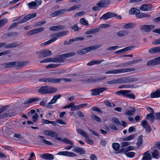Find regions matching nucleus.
Wrapping results in <instances>:
<instances>
[{
	"instance_id": "1",
	"label": "nucleus",
	"mask_w": 160,
	"mask_h": 160,
	"mask_svg": "<svg viewBox=\"0 0 160 160\" xmlns=\"http://www.w3.org/2000/svg\"><path fill=\"white\" fill-rule=\"evenodd\" d=\"M44 133L48 136H50L52 137H55L56 139L62 142L65 143L67 144L71 145L73 144V143L71 141L65 138H61L58 137V134L56 132H52L51 131L47 130L44 131Z\"/></svg>"
},
{
	"instance_id": "2",
	"label": "nucleus",
	"mask_w": 160,
	"mask_h": 160,
	"mask_svg": "<svg viewBox=\"0 0 160 160\" xmlns=\"http://www.w3.org/2000/svg\"><path fill=\"white\" fill-rule=\"evenodd\" d=\"M135 78L128 77H124L108 81L107 83L108 84H114L120 83H127L133 82L135 81Z\"/></svg>"
},
{
	"instance_id": "3",
	"label": "nucleus",
	"mask_w": 160,
	"mask_h": 160,
	"mask_svg": "<svg viewBox=\"0 0 160 160\" xmlns=\"http://www.w3.org/2000/svg\"><path fill=\"white\" fill-rule=\"evenodd\" d=\"M135 70V69L131 68H122L118 69H115L112 70H111L106 72L105 73L106 74H116L118 73H122L130 72L133 71Z\"/></svg>"
},
{
	"instance_id": "4",
	"label": "nucleus",
	"mask_w": 160,
	"mask_h": 160,
	"mask_svg": "<svg viewBox=\"0 0 160 160\" xmlns=\"http://www.w3.org/2000/svg\"><path fill=\"white\" fill-rule=\"evenodd\" d=\"M36 53L38 54V58L47 57L51 55L52 54L51 52L48 49L43 50L36 52Z\"/></svg>"
},
{
	"instance_id": "5",
	"label": "nucleus",
	"mask_w": 160,
	"mask_h": 160,
	"mask_svg": "<svg viewBox=\"0 0 160 160\" xmlns=\"http://www.w3.org/2000/svg\"><path fill=\"white\" fill-rule=\"evenodd\" d=\"M78 133L82 135L83 137L86 138L85 140L89 144L93 145L94 142L93 141L89 138V136L87 134L84 132L83 130L78 129L76 130Z\"/></svg>"
},
{
	"instance_id": "6",
	"label": "nucleus",
	"mask_w": 160,
	"mask_h": 160,
	"mask_svg": "<svg viewBox=\"0 0 160 160\" xmlns=\"http://www.w3.org/2000/svg\"><path fill=\"white\" fill-rule=\"evenodd\" d=\"M107 89V88L104 87L93 89L90 90V92H92L91 95L92 96L98 95L100 93L102 92Z\"/></svg>"
},
{
	"instance_id": "7",
	"label": "nucleus",
	"mask_w": 160,
	"mask_h": 160,
	"mask_svg": "<svg viewBox=\"0 0 160 160\" xmlns=\"http://www.w3.org/2000/svg\"><path fill=\"white\" fill-rule=\"evenodd\" d=\"M39 81L46 82L59 83V78H43L39 79Z\"/></svg>"
},
{
	"instance_id": "8",
	"label": "nucleus",
	"mask_w": 160,
	"mask_h": 160,
	"mask_svg": "<svg viewBox=\"0 0 160 160\" xmlns=\"http://www.w3.org/2000/svg\"><path fill=\"white\" fill-rule=\"evenodd\" d=\"M2 65L6 68H12L20 66L19 62H12L3 63Z\"/></svg>"
},
{
	"instance_id": "9",
	"label": "nucleus",
	"mask_w": 160,
	"mask_h": 160,
	"mask_svg": "<svg viewBox=\"0 0 160 160\" xmlns=\"http://www.w3.org/2000/svg\"><path fill=\"white\" fill-rule=\"evenodd\" d=\"M117 16V14L114 12H108L104 14L100 18V19H104L106 20L109 18H111Z\"/></svg>"
},
{
	"instance_id": "10",
	"label": "nucleus",
	"mask_w": 160,
	"mask_h": 160,
	"mask_svg": "<svg viewBox=\"0 0 160 160\" xmlns=\"http://www.w3.org/2000/svg\"><path fill=\"white\" fill-rule=\"evenodd\" d=\"M155 27L154 25H144L140 27V28L142 30L146 32H149L153 29Z\"/></svg>"
},
{
	"instance_id": "11",
	"label": "nucleus",
	"mask_w": 160,
	"mask_h": 160,
	"mask_svg": "<svg viewBox=\"0 0 160 160\" xmlns=\"http://www.w3.org/2000/svg\"><path fill=\"white\" fill-rule=\"evenodd\" d=\"M57 154L59 155H61L70 157H74L76 156V154L75 153L67 151L60 152H58Z\"/></svg>"
},
{
	"instance_id": "12",
	"label": "nucleus",
	"mask_w": 160,
	"mask_h": 160,
	"mask_svg": "<svg viewBox=\"0 0 160 160\" xmlns=\"http://www.w3.org/2000/svg\"><path fill=\"white\" fill-rule=\"evenodd\" d=\"M109 0H102L97 4V6L99 7L103 8L107 6L110 3Z\"/></svg>"
},
{
	"instance_id": "13",
	"label": "nucleus",
	"mask_w": 160,
	"mask_h": 160,
	"mask_svg": "<svg viewBox=\"0 0 160 160\" xmlns=\"http://www.w3.org/2000/svg\"><path fill=\"white\" fill-rule=\"evenodd\" d=\"M131 91L129 90H121L115 92L116 94L118 95H122L123 97L127 98L129 93Z\"/></svg>"
},
{
	"instance_id": "14",
	"label": "nucleus",
	"mask_w": 160,
	"mask_h": 160,
	"mask_svg": "<svg viewBox=\"0 0 160 160\" xmlns=\"http://www.w3.org/2000/svg\"><path fill=\"white\" fill-rule=\"evenodd\" d=\"M36 14L35 13L28 14L24 17L22 21H21V23L27 22L28 20L36 16Z\"/></svg>"
},
{
	"instance_id": "15",
	"label": "nucleus",
	"mask_w": 160,
	"mask_h": 160,
	"mask_svg": "<svg viewBox=\"0 0 160 160\" xmlns=\"http://www.w3.org/2000/svg\"><path fill=\"white\" fill-rule=\"evenodd\" d=\"M72 151L76 153H78L81 154H85V150L83 148L81 147L77 146L74 148Z\"/></svg>"
},
{
	"instance_id": "16",
	"label": "nucleus",
	"mask_w": 160,
	"mask_h": 160,
	"mask_svg": "<svg viewBox=\"0 0 160 160\" xmlns=\"http://www.w3.org/2000/svg\"><path fill=\"white\" fill-rule=\"evenodd\" d=\"M40 157L44 159L49 160H52L54 158L53 155L52 154L49 153L41 154L40 155Z\"/></svg>"
},
{
	"instance_id": "17",
	"label": "nucleus",
	"mask_w": 160,
	"mask_h": 160,
	"mask_svg": "<svg viewBox=\"0 0 160 160\" xmlns=\"http://www.w3.org/2000/svg\"><path fill=\"white\" fill-rule=\"evenodd\" d=\"M48 58V62H64V60L59 57L57 58Z\"/></svg>"
},
{
	"instance_id": "18",
	"label": "nucleus",
	"mask_w": 160,
	"mask_h": 160,
	"mask_svg": "<svg viewBox=\"0 0 160 160\" xmlns=\"http://www.w3.org/2000/svg\"><path fill=\"white\" fill-rule=\"evenodd\" d=\"M65 27L63 25H58L57 26H51L49 28V29L50 31H56L64 29Z\"/></svg>"
},
{
	"instance_id": "19",
	"label": "nucleus",
	"mask_w": 160,
	"mask_h": 160,
	"mask_svg": "<svg viewBox=\"0 0 160 160\" xmlns=\"http://www.w3.org/2000/svg\"><path fill=\"white\" fill-rule=\"evenodd\" d=\"M152 6L150 4H143L140 8V9L142 11H150L151 10Z\"/></svg>"
},
{
	"instance_id": "20",
	"label": "nucleus",
	"mask_w": 160,
	"mask_h": 160,
	"mask_svg": "<svg viewBox=\"0 0 160 160\" xmlns=\"http://www.w3.org/2000/svg\"><path fill=\"white\" fill-rule=\"evenodd\" d=\"M66 12V9H61L51 13L52 17H55L58 15L64 14Z\"/></svg>"
},
{
	"instance_id": "21",
	"label": "nucleus",
	"mask_w": 160,
	"mask_h": 160,
	"mask_svg": "<svg viewBox=\"0 0 160 160\" xmlns=\"http://www.w3.org/2000/svg\"><path fill=\"white\" fill-rule=\"evenodd\" d=\"M149 52L152 54H155L160 53V46L153 47L150 48L149 50Z\"/></svg>"
},
{
	"instance_id": "22",
	"label": "nucleus",
	"mask_w": 160,
	"mask_h": 160,
	"mask_svg": "<svg viewBox=\"0 0 160 160\" xmlns=\"http://www.w3.org/2000/svg\"><path fill=\"white\" fill-rule=\"evenodd\" d=\"M41 98H31L25 101L23 103L24 104H30L36 101H38L41 100Z\"/></svg>"
},
{
	"instance_id": "23",
	"label": "nucleus",
	"mask_w": 160,
	"mask_h": 160,
	"mask_svg": "<svg viewBox=\"0 0 160 160\" xmlns=\"http://www.w3.org/2000/svg\"><path fill=\"white\" fill-rule=\"evenodd\" d=\"M106 77H98L92 78L90 80L91 82H98L101 81L106 79Z\"/></svg>"
},
{
	"instance_id": "24",
	"label": "nucleus",
	"mask_w": 160,
	"mask_h": 160,
	"mask_svg": "<svg viewBox=\"0 0 160 160\" xmlns=\"http://www.w3.org/2000/svg\"><path fill=\"white\" fill-rule=\"evenodd\" d=\"M140 13V11L138 9L134 8H132L129 11V14L132 15L134 14L136 15L137 18V15H138V14Z\"/></svg>"
},
{
	"instance_id": "25",
	"label": "nucleus",
	"mask_w": 160,
	"mask_h": 160,
	"mask_svg": "<svg viewBox=\"0 0 160 160\" xmlns=\"http://www.w3.org/2000/svg\"><path fill=\"white\" fill-rule=\"evenodd\" d=\"M143 157L142 160H151L152 157L150 153H149V151H147L143 154Z\"/></svg>"
},
{
	"instance_id": "26",
	"label": "nucleus",
	"mask_w": 160,
	"mask_h": 160,
	"mask_svg": "<svg viewBox=\"0 0 160 160\" xmlns=\"http://www.w3.org/2000/svg\"><path fill=\"white\" fill-rule=\"evenodd\" d=\"M104 60H92L90 61L87 63V65L88 66H92L96 64H99L104 62Z\"/></svg>"
},
{
	"instance_id": "27",
	"label": "nucleus",
	"mask_w": 160,
	"mask_h": 160,
	"mask_svg": "<svg viewBox=\"0 0 160 160\" xmlns=\"http://www.w3.org/2000/svg\"><path fill=\"white\" fill-rule=\"evenodd\" d=\"M76 53L74 52H69L62 54L60 56L61 58H67L75 55Z\"/></svg>"
},
{
	"instance_id": "28",
	"label": "nucleus",
	"mask_w": 160,
	"mask_h": 160,
	"mask_svg": "<svg viewBox=\"0 0 160 160\" xmlns=\"http://www.w3.org/2000/svg\"><path fill=\"white\" fill-rule=\"evenodd\" d=\"M101 45H94L91 46L86 48V50H87L88 52H90L92 50H96L98 48H100Z\"/></svg>"
},
{
	"instance_id": "29",
	"label": "nucleus",
	"mask_w": 160,
	"mask_h": 160,
	"mask_svg": "<svg viewBox=\"0 0 160 160\" xmlns=\"http://www.w3.org/2000/svg\"><path fill=\"white\" fill-rule=\"evenodd\" d=\"M48 86H44L41 87L39 88L38 92L42 94H48Z\"/></svg>"
},
{
	"instance_id": "30",
	"label": "nucleus",
	"mask_w": 160,
	"mask_h": 160,
	"mask_svg": "<svg viewBox=\"0 0 160 160\" xmlns=\"http://www.w3.org/2000/svg\"><path fill=\"white\" fill-rule=\"evenodd\" d=\"M151 97L152 98H158L160 97V88L157 89L156 91L151 94Z\"/></svg>"
},
{
	"instance_id": "31",
	"label": "nucleus",
	"mask_w": 160,
	"mask_h": 160,
	"mask_svg": "<svg viewBox=\"0 0 160 160\" xmlns=\"http://www.w3.org/2000/svg\"><path fill=\"white\" fill-rule=\"evenodd\" d=\"M136 26L135 24L133 22H129L124 24L123 28L125 29H131L133 28Z\"/></svg>"
},
{
	"instance_id": "32",
	"label": "nucleus",
	"mask_w": 160,
	"mask_h": 160,
	"mask_svg": "<svg viewBox=\"0 0 160 160\" xmlns=\"http://www.w3.org/2000/svg\"><path fill=\"white\" fill-rule=\"evenodd\" d=\"M61 97V95L60 94H56L55 95L51 102L49 103V104L55 103L56 102L57 99H59Z\"/></svg>"
},
{
	"instance_id": "33",
	"label": "nucleus",
	"mask_w": 160,
	"mask_h": 160,
	"mask_svg": "<svg viewBox=\"0 0 160 160\" xmlns=\"http://www.w3.org/2000/svg\"><path fill=\"white\" fill-rule=\"evenodd\" d=\"M47 89L48 94L55 93L57 91V89L56 88L51 86H48Z\"/></svg>"
},
{
	"instance_id": "34",
	"label": "nucleus",
	"mask_w": 160,
	"mask_h": 160,
	"mask_svg": "<svg viewBox=\"0 0 160 160\" xmlns=\"http://www.w3.org/2000/svg\"><path fill=\"white\" fill-rule=\"evenodd\" d=\"M28 4L31 9H36L38 7V6L36 5V1L32 2L29 3Z\"/></svg>"
},
{
	"instance_id": "35",
	"label": "nucleus",
	"mask_w": 160,
	"mask_h": 160,
	"mask_svg": "<svg viewBox=\"0 0 160 160\" xmlns=\"http://www.w3.org/2000/svg\"><path fill=\"white\" fill-rule=\"evenodd\" d=\"M152 155L153 158L158 159L160 156V153L157 150H154L152 153Z\"/></svg>"
},
{
	"instance_id": "36",
	"label": "nucleus",
	"mask_w": 160,
	"mask_h": 160,
	"mask_svg": "<svg viewBox=\"0 0 160 160\" xmlns=\"http://www.w3.org/2000/svg\"><path fill=\"white\" fill-rule=\"evenodd\" d=\"M128 32L126 30H123L121 31L118 32L117 33V34L119 37L125 36L128 34Z\"/></svg>"
},
{
	"instance_id": "37",
	"label": "nucleus",
	"mask_w": 160,
	"mask_h": 160,
	"mask_svg": "<svg viewBox=\"0 0 160 160\" xmlns=\"http://www.w3.org/2000/svg\"><path fill=\"white\" fill-rule=\"evenodd\" d=\"M81 7L80 5L77 4L72 6V7L69 8L68 9H66V12H70L71 11H74L76 9L79 8Z\"/></svg>"
},
{
	"instance_id": "38",
	"label": "nucleus",
	"mask_w": 160,
	"mask_h": 160,
	"mask_svg": "<svg viewBox=\"0 0 160 160\" xmlns=\"http://www.w3.org/2000/svg\"><path fill=\"white\" fill-rule=\"evenodd\" d=\"M131 108L132 110H127L125 112V114L128 115L133 116L135 113V112L136 111V109L133 107L132 108Z\"/></svg>"
},
{
	"instance_id": "39",
	"label": "nucleus",
	"mask_w": 160,
	"mask_h": 160,
	"mask_svg": "<svg viewBox=\"0 0 160 160\" xmlns=\"http://www.w3.org/2000/svg\"><path fill=\"white\" fill-rule=\"evenodd\" d=\"M158 65L156 58L152 59L147 62V65L148 66H152Z\"/></svg>"
},
{
	"instance_id": "40",
	"label": "nucleus",
	"mask_w": 160,
	"mask_h": 160,
	"mask_svg": "<svg viewBox=\"0 0 160 160\" xmlns=\"http://www.w3.org/2000/svg\"><path fill=\"white\" fill-rule=\"evenodd\" d=\"M18 46V44L17 42H12L5 46V48H13Z\"/></svg>"
},
{
	"instance_id": "41",
	"label": "nucleus",
	"mask_w": 160,
	"mask_h": 160,
	"mask_svg": "<svg viewBox=\"0 0 160 160\" xmlns=\"http://www.w3.org/2000/svg\"><path fill=\"white\" fill-rule=\"evenodd\" d=\"M99 31V28L92 29L87 31L85 34L87 35L91 34H94L98 32Z\"/></svg>"
},
{
	"instance_id": "42",
	"label": "nucleus",
	"mask_w": 160,
	"mask_h": 160,
	"mask_svg": "<svg viewBox=\"0 0 160 160\" xmlns=\"http://www.w3.org/2000/svg\"><path fill=\"white\" fill-rule=\"evenodd\" d=\"M150 15L149 14H148V13H140L138 14V15H137V18H142L145 17H149Z\"/></svg>"
},
{
	"instance_id": "43",
	"label": "nucleus",
	"mask_w": 160,
	"mask_h": 160,
	"mask_svg": "<svg viewBox=\"0 0 160 160\" xmlns=\"http://www.w3.org/2000/svg\"><path fill=\"white\" fill-rule=\"evenodd\" d=\"M91 118L92 119L95 120L98 122H101V119L100 118L96 115L92 113L91 115Z\"/></svg>"
},
{
	"instance_id": "44",
	"label": "nucleus",
	"mask_w": 160,
	"mask_h": 160,
	"mask_svg": "<svg viewBox=\"0 0 160 160\" xmlns=\"http://www.w3.org/2000/svg\"><path fill=\"white\" fill-rule=\"evenodd\" d=\"M51 37L52 38L51 39L52 40H53V42L55 41L58 38L60 37L59 35V34L58 33V32L51 34Z\"/></svg>"
},
{
	"instance_id": "45",
	"label": "nucleus",
	"mask_w": 160,
	"mask_h": 160,
	"mask_svg": "<svg viewBox=\"0 0 160 160\" xmlns=\"http://www.w3.org/2000/svg\"><path fill=\"white\" fill-rule=\"evenodd\" d=\"M120 145L118 143H113L112 144V147L113 149L115 151H118L120 148Z\"/></svg>"
},
{
	"instance_id": "46",
	"label": "nucleus",
	"mask_w": 160,
	"mask_h": 160,
	"mask_svg": "<svg viewBox=\"0 0 160 160\" xmlns=\"http://www.w3.org/2000/svg\"><path fill=\"white\" fill-rule=\"evenodd\" d=\"M80 23L85 26H87L89 25L88 21L85 18H82L80 20Z\"/></svg>"
},
{
	"instance_id": "47",
	"label": "nucleus",
	"mask_w": 160,
	"mask_h": 160,
	"mask_svg": "<svg viewBox=\"0 0 160 160\" xmlns=\"http://www.w3.org/2000/svg\"><path fill=\"white\" fill-rule=\"evenodd\" d=\"M142 135H140L139 136L138 141L137 143V145L138 146H141L143 143Z\"/></svg>"
},
{
	"instance_id": "48",
	"label": "nucleus",
	"mask_w": 160,
	"mask_h": 160,
	"mask_svg": "<svg viewBox=\"0 0 160 160\" xmlns=\"http://www.w3.org/2000/svg\"><path fill=\"white\" fill-rule=\"evenodd\" d=\"M124 153L127 157L129 158H132L135 155V153L133 152H127L126 151L124 152Z\"/></svg>"
},
{
	"instance_id": "49",
	"label": "nucleus",
	"mask_w": 160,
	"mask_h": 160,
	"mask_svg": "<svg viewBox=\"0 0 160 160\" xmlns=\"http://www.w3.org/2000/svg\"><path fill=\"white\" fill-rule=\"evenodd\" d=\"M72 80L70 78H59V83L64 82H69L71 81Z\"/></svg>"
},
{
	"instance_id": "50",
	"label": "nucleus",
	"mask_w": 160,
	"mask_h": 160,
	"mask_svg": "<svg viewBox=\"0 0 160 160\" xmlns=\"http://www.w3.org/2000/svg\"><path fill=\"white\" fill-rule=\"evenodd\" d=\"M141 60H142L140 59H137V60H133L132 61H131L128 62L126 63V65L127 66L130 65L131 64L139 62L140 61H141Z\"/></svg>"
},
{
	"instance_id": "51",
	"label": "nucleus",
	"mask_w": 160,
	"mask_h": 160,
	"mask_svg": "<svg viewBox=\"0 0 160 160\" xmlns=\"http://www.w3.org/2000/svg\"><path fill=\"white\" fill-rule=\"evenodd\" d=\"M59 66L58 64H50L48 65L46 67V68H55L58 67Z\"/></svg>"
},
{
	"instance_id": "52",
	"label": "nucleus",
	"mask_w": 160,
	"mask_h": 160,
	"mask_svg": "<svg viewBox=\"0 0 160 160\" xmlns=\"http://www.w3.org/2000/svg\"><path fill=\"white\" fill-rule=\"evenodd\" d=\"M19 34L18 32H10L7 34V36L10 37H12L17 36Z\"/></svg>"
},
{
	"instance_id": "53",
	"label": "nucleus",
	"mask_w": 160,
	"mask_h": 160,
	"mask_svg": "<svg viewBox=\"0 0 160 160\" xmlns=\"http://www.w3.org/2000/svg\"><path fill=\"white\" fill-rule=\"evenodd\" d=\"M150 118L152 121H153L155 120V117L153 115V113H150L148 114L146 117V118Z\"/></svg>"
},
{
	"instance_id": "54",
	"label": "nucleus",
	"mask_w": 160,
	"mask_h": 160,
	"mask_svg": "<svg viewBox=\"0 0 160 160\" xmlns=\"http://www.w3.org/2000/svg\"><path fill=\"white\" fill-rule=\"evenodd\" d=\"M135 137V135H132L123 138V140L124 141H130L134 138Z\"/></svg>"
},
{
	"instance_id": "55",
	"label": "nucleus",
	"mask_w": 160,
	"mask_h": 160,
	"mask_svg": "<svg viewBox=\"0 0 160 160\" xmlns=\"http://www.w3.org/2000/svg\"><path fill=\"white\" fill-rule=\"evenodd\" d=\"M141 125L144 128H145V127H146L147 126L149 125L148 124V122L145 119L141 121Z\"/></svg>"
},
{
	"instance_id": "56",
	"label": "nucleus",
	"mask_w": 160,
	"mask_h": 160,
	"mask_svg": "<svg viewBox=\"0 0 160 160\" xmlns=\"http://www.w3.org/2000/svg\"><path fill=\"white\" fill-rule=\"evenodd\" d=\"M7 19H2L0 20V27L4 25L8 22Z\"/></svg>"
},
{
	"instance_id": "57",
	"label": "nucleus",
	"mask_w": 160,
	"mask_h": 160,
	"mask_svg": "<svg viewBox=\"0 0 160 160\" xmlns=\"http://www.w3.org/2000/svg\"><path fill=\"white\" fill-rule=\"evenodd\" d=\"M69 32L67 31H64L62 32H58L59 34L60 37L63 36L67 35Z\"/></svg>"
},
{
	"instance_id": "58",
	"label": "nucleus",
	"mask_w": 160,
	"mask_h": 160,
	"mask_svg": "<svg viewBox=\"0 0 160 160\" xmlns=\"http://www.w3.org/2000/svg\"><path fill=\"white\" fill-rule=\"evenodd\" d=\"M152 43L154 45L160 44V38L152 41Z\"/></svg>"
},
{
	"instance_id": "59",
	"label": "nucleus",
	"mask_w": 160,
	"mask_h": 160,
	"mask_svg": "<svg viewBox=\"0 0 160 160\" xmlns=\"http://www.w3.org/2000/svg\"><path fill=\"white\" fill-rule=\"evenodd\" d=\"M112 121L113 123H115L116 124L119 125H120V121L118 119L116 118H113L112 119Z\"/></svg>"
},
{
	"instance_id": "60",
	"label": "nucleus",
	"mask_w": 160,
	"mask_h": 160,
	"mask_svg": "<svg viewBox=\"0 0 160 160\" xmlns=\"http://www.w3.org/2000/svg\"><path fill=\"white\" fill-rule=\"evenodd\" d=\"M88 52L87 50H86V48L84 49H82L81 50L79 51L77 53L83 55L86 53Z\"/></svg>"
},
{
	"instance_id": "61",
	"label": "nucleus",
	"mask_w": 160,
	"mask_h": 160,
	"mask_svg": "<svg viewBox=\"0 0 160 160\" xmlns=\"http://www.w3.org/2000/svg\"><path fill=\"white\" fill-rule=\"evenodd\" d=\"M9 117H12L14 116L16 114V112L14 110H11L8 112Z\"/></svg>"
},
{
	"instance_id": "62",
	"label": "nucleus",
	"mask_w": 160,
	"mask_h": 160,
	"mask_svg": "<svg viewBox=\"0 0 160 160\" xmlns=\"http://www.w3.org/2000/svg\"><path fill=\"white\" fill-rule=\"evenodd\" d=\"M88 105L87 103L81 104L78 105L76 106L78 110L79 109L81 108H83Z\"/></svg>"
},
{
	"instance_id": "63",
	"label": "nucleus",
	"mask_w": 160,
	"mask_h": 160,
	"mask_svg": "<svg viewBox=\"0 0 160 160\" xmlns=\"http://www.w3.org/2000/svg\"><path fill=\"white\" fill-rule=\"evenodd\" d=\"M70 28L75 31H78L79 28L78 26L76 24H74L71 26L70 27Z\"/></svg>"
},
{
	"instance_id": "64",
	"label": "nucleus",
	"mask_w": 160,
	"mask_h": 160,
	"mask_svg": "<svg viewBox=\"0 0 160 160\" xmlns=\"http://www.w3.org/2000/svg\"><path fill=\"white\" fill-rule=\"evenodd\" d=\"M46 23L45 21H42L41 22H37L35 25V27H40L42 25L45 24Z\"/></svg>"
}]
</instances>
